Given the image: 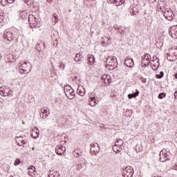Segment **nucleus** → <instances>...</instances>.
<instances>
[{"instance_id": "obj_53", "label": "nucleus", "mask_w": 177, "mask_h": 177, "mask_svg": "<svg viewBox=\"0 0 177 177\" xmlns=\"http://www.w3.org/2000/svg\"><path fill=\"white\" fill-rule=\"evenodd\" d=\"M32 150H35V147H33V148L32 149Z\"/></svg>"}, {"instance_id": "obj_48", "label": "nucleus", "mask_w": 177, "mask_h": 177, "mask_svg": "<svg viewBox=\"0 0 177 177\" xmlns=\"http://www.w3.org/2000/svg\"><path fill=\"white\" fill-rule=\"evenodd\" d=\"M174 98L177 99V91L174 92Z\"/></svg>"}, {"instance_id": "obj_42", "label": "nucleus", "mask_w": 177, "mask_h": 177, "mask_svg": "<svg viewBox=\"0 0 177 177\" xmlns=\"http://www.w3.org/2000/svg\"><path fill=\"white\" fill-rule=\"evenodd\" d=\"M102 78H103V80H104V82H105V84H106V78L109 80V81H110V76H107V75H103L102 76Z\"/></svg>"}, {"instance_id": "obj_49", "label": "nucleus", "mask_w": 177, "mask_h": 177, "mask_svg": "<svg viewBox=\"0 0 177 177\" xmlns=\"http://www.w3.org/2000/svg\"><path fill=\"white\" fill-rule=\"evenodd\" d=\"M152 68L153 70H157V66L156 65H153Z\"/></svg>"}, {"instance_id": "obj_16", "label": "nucleus", "mask_w": 177, "mask_h": 177, "mask_svg": "<svg viewBox=\"0 0 177 177\" xmlns=\"http://www.w3.org/2000/svg\"><path fill=\"white\" fill-rule=\"evenodd\" d=\"M167 8V3L164 1V0L159 1L158 2V10H162V12H164L162 9Z\"/></svg>"}, {"instance_id": "obj_33", "label": "nucleus", "mask_w": 177, "mask_h": 177, "mask_svg": "<svg viewBox=\"0 0 177 177\" xmlns=\"http://www.w3.org/2000/svg\"><path fill=\"white\" fill-rule=\"evenodd\" d=\"M103 41H102V45H107L109 44V41L110 39L108 37H104L102 38Z\"/></svg>"}, {"instance_id": "obj_22", "label": "nucleus", "mask_w": 177, "mask_h": 177, "mask_svg": "<svg viewBox=\"0 0 177 177\" xmlns=\"http://www.w3.org/2000/svg\"><path fill=\"white\" fill-rule=\"evenodd\" d=\"M91 150H93V151H96V153H97V151L100 150V147L97 143L91 144Z\"/></svg>"}, {"instance_id": "obj_54", "label": "nucleus", "mask_w": 177, "mask_h": 177, "mask_svg": "<svg viewBox=\"0 0 177 177\" xmlns=\"http://www.w3.org/2000/svg\"><path fill=\"white\" fill-rule=\"evenodd\" d=\"M175 53H175V52H174V55H175Z\"/></svg>"}, {"instance_id": "obj_14", "label": "nucleus", "mask_w": 177, "mask_h": 177, "mask_svg": "<svg viewBox=\"0 0 177 177\" xmlns=\"http://www.w3.org/2000/svg\"><path fill=\"white\" fill-rule=\"evenodd\" d=\"M106 65L117 64V57H108L105 61Z\"/></svg>"}, {"instance_id": "obj_2", "label": "nucleus", "mask_w": 177, "mask_h": 177, "mask_svg": "<svg viewBox=\"0 0 177 177\" xmlns=\"http://www.w3.org/2000/svg\"><path fill=\"white\" fill-rule=\"evenodd\" d=\"M18 66L24 74H28V73H30V71H31V64L30 63H27L26 62L21 61L18 64Z\"/></svg>"}, {"instance_id": "obj_7", "label": "nucleus", "mask_w": 177, "mask_h": 177, "mask_svg": "<svg viewBox=\"0 0 177 177\" xmlns=\"http://www.w3.org/2000/svg\"><path fill=\"white\" fill-rule=\"evenodd\" d=\"M122 176L124 177H133V168L131 166H128L123 169Z\"/></svg>"}, {"instance_id": "obj_41", "label": "nucleus", "mask_w": 177, "mask_h": 177, "mask_svg": "<svg viewBox=\"0 0 177 177\" xmlns=\"http://www.w3.org/2000/svg\"><path fill=\"white\" fill-rule=\"evenodd\" d=\"M147 62L146 63H143L142 64L145 66V67H147V66L150 65V60H145Z\"/></svg>"}, {"instance_id": "obj_27", "label": "nucleus", "mask_w": 177, "mask_h": 177, "mask_svg": "<svg viewBox=\"0 0 177 177\" xmlns=\"http://www.w3.org/2000/svg\"><path fill=\"white\" fill-rule=\"evenodd\" d=\"M142 150H143V147H142V144H137L136 145V151H137V153L142 151Z\"/></svg>"}, {"instance_id": "obj_31", "label": "nucleus", "mask_w": 177, "mask_h": 177, "mask_svg": "<svg viewBox=\"0 0 177 177\" xmlns=\"http://www.w3.org/2000/svg\"><path fill=\"white\" fill-rule=\"evenodd\" d=\"M115 67H117L116 64H111V65H106V68H107V70H114V68H115Z\"/></svg>"}, {"instance_id": "obj_35", "label": "nucleus", "mask_w": 177, "mask_h": 177, "mask_svg": "<svg viewBox=\"0 0 177 177\" xmlns=\"http://www.w3.org/2000/svg\"><path fill=\"white\" fill-rule=\"evenodd\" d=\"M124 2H125V0H116L115 3H116V6H120V5H122Z\"/></svg>"}, {"instance_id": "obj_23", "label": "nucleus", "mask_w": 177, "mask_h": 177, "mask_svg": "<svg viewBox=\"0 0 177 177\" xmlns=\"http://www.w3.org/2000/svg\"><path fill=\"white\" fill-rule=\"evenodd\" d=\"M73 156L74 157H76V158H78V157L82 156V151L80 149H76L73 151Z\"/></svg>"}, {"instance_id": "obj_32", "label": "nucleus", "mask_w": 177, "mask_h": 177, "mask_svg": "<svg viewBox=\"0 0 177 177\" xmlns=\"http://www.w3.org/2000/svg\"><path fill=\"white\" fill-rule=\"evenodd\" d=\"M116 31H118V32H120V34H121L122 35H124V34H125V30H122L121 26L116 28Z\"/></svg>"}, {"instance_id": "obj_10", "label": "nucleus", "mask_w": 177, "mask_h": 177, "mask_svg": "<svg viewBox=\"0 0 177 177\" xmlns=\"http://www.w3.org/2000/svg\"><path fill=\"white\" fill-rule=\"evenodd\" d=\"M86 162H85V159L79 160L76 162V169L77 171H82V169H85V165Z\"/></svg>"}, {"instance_id": "obj_21", "label": "nucleus", "mask_w": 177, "mask_h": 177, "mask_svg": "<svg viewBox=\"0 0 177 177\" xmlns=\"http://www.w3.org/2000/svg\"><path fill=\"white\" fill-rule=\"evenodd\" d=\"M19 16L21 17L22 20H27L28 13L27 12V10H23L19 12Z\"/></svg>"}, {"instance_id": "obj_15", "label": "nucleus", "mask_w": 177, "mask_h": 177, "mask_svg": "<svg viewBox=\"0 0 177 177\" xmlns=\"http://www.w3.org/2000/svg\"><path fill=\"white\" fill-rule=\"evenodd\" d=\"M50 114V112L48 111L46 109H41L40 110V117L45 120V118H48V115Z\"/></svg>"}, {"instance_id": "obj_3", "label": "nucleus", "mask_w": 177, "mask_h": 177, "mask_svg": "<svg viewBox=\"0 0 177 177\" xmlns=\"http://www.w3.org/2000/svg\"><path fill=\"white\" fill-rule=\"evenodd\" d=\"M64 91L68 99L73 100V99L75 97V93L74 92V89H73V88L71 87L70 85L65 86L64 88Z\"/></svg>"}, {"instance_id": "obj_47", "label": "nucleus", "mask_w": 177, "mask_h": 177, "mask_svg": "<svg viewBox=\"0 0 177 177\" xmlns=\"http://www.w3.org/2000/svg\"><path fill=\"white\" fill-rule=\"evenodd\" d=\"M7 2H8V3H13V2H15V0H7Z\"/></svg>"}, {"instance_id": "obj_11", "label": "nucleus", "mask_w": 177, "mask_h": 177, "mask_svg": "<svg viewBox=\"0 0 177 177\" xmlns=\"http://www.w3.org/2000/svg\"><path fill=\"white\" fill-rule=\"evenodd\" d=\"M169 32L171 38L177 39V26H173L169 28Z\"/></svg>"}, {"instance_id": "obj_38", "label": "nucleus", "mask_w": 177, "mask_h": 177, "mask_svg": "<svg viewBox=\"0 0 177 177\" xmlns=\"http://www.w3.org/2000/svg\"><path fill=\"white\" fill-rule=\"evenodd\" d=\"M167 96V94L165 93H160L158 95V99H164Z\"/></svg>"}, {"instance_id": "obj_29", "label": "nucleus", "mask_w": 177, "mask_h": 177, "mask_svg": "<svg viewBox=\"0 0 177 177\" xmlns=\"http://www.w3.org/2000/svg\"><path fill=\"white\" fill-rule=\"evenodd\" d=\"M151 57V56L149 53L145 54V58L142 60V64H143L146 60H150Z\"/></svg>"}, {"instance_id": "obj_36", "label": "nucleus", "mask_w": 177, "mask_h": 177, "mask_svg": "<svg viewBox=\"0 0 177 177\" xmlns=\"http://www.w3.org/2000/svg\"><path fill=\"white\" fill-rule=\"evenodd\" d=\"M53 17H54L55 20H54V23H57L58 20H59V16L56 14V13H54L53 15Z\"/></svg>"}, {"instance_id": "obj_34", "label": "nucleus", "mask_w": 177, "mask_h": 177, "mask_svg": "<svg viewBox=\"0 0 177 177\" xmlns=\"http://www.w3.org/2000/svg\"><path fill=\"white\" fill-rule=\"evenodd\" d=\"M3 19H5V13L3 12H0V23L3 21Z\"/></svg>"}, {"instance_id": "obj_25", "label": "nucleus", "mask_w": 177, "mask_h": 177, "mask_svg": "<svg viewBox=\"0 0 177 177\" xmlns=\"http://www.w3.org/2000/svg\"><path fill=\"white\" fill-rule=\"evenodd\" d=\"M137 96H139V91L138 89L136 90L135 93L128 95L129 99H133V97L135 98L137 97Z\"/></svg>"}, {"instance_id": "obj_1", "label": "nucleus", "mask_w": 177, "mask_h": 177, "mask_svg": "<svg viewBox=\"0 0 177 177\" xmlns=\"http://www.w3.org/2000/svg\"><path fill=\"white\" fill-rule=\"evenodd\" d=\"M28 21L30 28H39L41 27V23L38 21V16L35 17L34 15H28Z\"/></svg>"}, {"instance_id": "obj_18", "label": "nucleus", "mask_w": 177, "mask_h": 177, "mask_svg": "<svg viewBox=\"0 0 177 177\" xmlns=\"http://www.w3.org/2000/svg\"><path fill=\"white\" fill-rule=\"evenodd\" d=\"M84 56H82V54L77 53L74 57V61L76 62V63H78V64H81L82 63V59Z\"/></svg>"}, {"instance_id": "obj_45", "label": "nucleus", "mask_w": 177, "mask_h": 177, "mask_svg": "<svg viewBox=\"0 0 177 177\" xmlns=\"http://www.w3.org/2000/svg\"><path fill=\"white\" fill-rule=\"evenodd\" d=\"M108 3H115L117 0H107Z\"/></svg>"}, {"instance_id": "obj_51", "label": "nucleus", "mask_w": 177, "mask_h": 177, "mask_svg": "<svg viewBox=\"0 0 177 177\" xmlns=\"http://www.w3.org/2000/svg\"><path fill=\"white\" fill-rule=\"evenodd\" d=\"M175 77L177 79V73L175 74Z\"/></svg>"}, {"instance_id": "obj_26", "label": "nucleus", "mask_w": 177, "mask_h": 177, "mask_svg": "<svg viewBox=\"0 0 177 177\" xmlns=\"http://www.w3.org/2000/svg\"><path fill=\"white\" fill-rule=\"evenodd\" d=\"M88 61L90 64H93L95 62V57L93 55H90L88 57Z\"/></svg>"}, {"instance_id": "obj_30", "label": "nucleus", "mask_w": 177, "mask_h": 177, "mask_svg": "<svg viewBox=\"0 0 177 177\" xmlns=\"http://www.w3.org/2000/svg\"><path fill=\"white\" fill-rule=\"evenodd\" d=\"M48 177H59V174L53 171H50L48 174Z\"/></svg>"}, {"instance_id": "obj_24", "label": "nucleus", "mask_w": 177, "mask_h": 177, "mask_svg": "<svg viewBox=\"0 0 177 177\" xmlns=\"http://www.w3.org/2000/svg\"><path fill=\"white\" fill-rule=\"evenodd\" d=\"M31 136L33 137V139H37L38 136H39V130L38 129H35L32 131Z\"/></svg>"}, {"instance_id": "obj_17", "label": "nucleus", "mask_w": 177, "mask_h": 177, "mask_svg": "<svg viewBox=\"0 0 177 177\" xmlns=\"http://www.w3.org/2000/svg\"><path fill=\"white\" fill-rule=\"evenodd\" d=\"M28 174L30 176H35L37 175V171L35 170V167L30 166L28 168Z\"/></svg>"}, {"instance_id": "obj_12", "label": "nucleus", "mask_w": 177, "mask_h": 177, "mask_svg": "<svg viewBox=\"0 0 177 177\" xmlns=\"http://www.w3.org/2000/svg\"><path fill=\"white\" fill-rule=\"evenodd\" d=\"M97 103H99V100H96V97H95V93H91L90 95V106H92V107H93L94 106H96Z\"/></svg>"}, {"instance_id": "obj_39", "label": "nucleus", "mask_w": 177, "mask_h": 177, "mask_svg": "<svg viewBox=\"0 0 177 177\" xmlns=\"http://www.w3.org/2000/svg\"><path fill=\"white\" fill-rule=\"evenodd\" d=\"M13 92L12 91H5V93H3V96H9V95H12Z\"/></svg>"}, {"instance_id": "obj_19", "label": "nucleus", "mask_w": 177, "mask_h": 177, "mask_svg": "<svg viewBox=\"0 0 177 177\" xmlns=\"http://www.w3.org/2000/svg\"><path fill=\"white\" fill-rule=\"evenodd\" d=\"M124 64H125V66H127V67H129V68H132V67H133V66H135L133 59H126Z\"/></svg>"}, {"instance_id": "obj_8", "label": "nucleus", "mask_w": 177, "mask_h": 177, "mask_svg": "<svg viewBox=\"0 0 177 177\" xmlns=\"http://www.w3.org/2000/svg\"><path fill=\"white\" fill-rule=\"evenodd\" d=\"M163 16L165 19L169 20V21H172V20H174V12L171 9H166L165 11L163 12Z\"/></svg>"}, {"instance_id": "obj_6", "label": "nucleus", "mask_w": 177, "mask_h": 177, "mask_svg": "<svg viewBox=\"0 0 177 177\" xmlns=\"http://www.w3.org/2000/svg\"><path fill=\"white\" fill-rule=\"evenodd\" d=\"M28 138H27L26 136L16 137L15 138V142L17 144L21 149H23L25 147L24 145H27L28 142Z\"/></svg>"}, {"instance_id": "obj_9", "label": "nucleus", "mask_w": 177, "mask_h": 177, "mask_svg": "<svg viewBox=\"0 0 177 177\" xmlns=\"http://www.w3.org/2000/svg\"><path fill=\"white\" fill-rule=\"evenodd\" d=\"M17 36V34H16L15 32L13 33L10 31H8L3 34V37L4 39H7L11 41H13V39L16 38Z\"/></svg>"}, {"instance_id": "obj_44", "label": "nucleus", "mask_w": 177, "mask_h": 177, "mask_svg": "<svg viewBox=\"0 0 177 177\" xmlns=\"http://www.w3.org/2000/svg\"><path fill=\"white\" fill-rule=\"evenodd\" d=\"M3 93H5V90H3L2 87H0V95L3 96Z\"/></svg>"}, {"instance_id": "obj_50", "label": "nucleus", "mask_w": 177, "mask_h": 177, "mask_svg": "<svg viewBox=\"0 0 177 177\" xmlns=\"http://www.w3.org/2000/svg\"><path fill=\"white\" fill-rule=\"evenodd\" d=\"M0 60H2V54L0 53Z\"/></svg>"}, {"instance_id": "obj_46", "label": "nucleus", "mask_w": 177, "mask_h": 177, "mask_svg": "<svg viewBox=\"0 0 177 177\" xmlns=\"http://www.w3.org/2000/svg\"><path fill=\"white\" fill-rule=\"evenodd\" d=\"M141 81L143 82V84H146L147 82V79L142 77Z\"/></svg>"}, {"instance_id": "obj_52", "label": "nucleus", "mask_w": 177, "mask_h": 177, "mask_svg": "<svg viewBox=\"0 0 177 177\" xmlns=\"http://www.w3.org/2000/svg\"><path fill=\"white\" fill-rule=\"evenodd\" d=\"M24 1H25V2H28L29 0H24Z\"/></svg>"}, {"instance_id": "obj_13", "label": "nucleus", "mask_w": 177, "mask_h": 177, "mask_svg": "<svg viewBox=\"0 0 177 177\" xmlns=\"http://www.w3.org/2000/svg\"><path fill=\"white\" fill-rule=\"evenodd\" d=\"M55 152L58 156H63V153L66 152V147L62 145L57 146L55 147Z\"/></svg>"}, {"instance_id": "obj_20", "label": "nucleus", "mask_w": 177, "mask_h": 177, "mask_svg": "<svg viewBox=\"0 0 177 177\" xmlns=\"http://www.w3.org/2000/svg\"><path fill=\"white\" fill-rule=\"evenodd\" d=\"M139 6H134L131 9V13L132 16H136L138 15V13H139Z\"/></svg>"}, {"instance_id": "obj_43", "label": "nucleus", "mask_w": 177, "mask_h": 177, "mask_svg": "<svg viewBox=\"0 0 177 177\" xmlns=\"http://www.w3.org/2000/svg\"><path fill=\"white\" fill-rule=\"evenodd\" d=\"M20 162H21L20 159H16L15 161V165H19V164H20Z\"/></svg>"}, {"instance_id": "obj_5", "label": "nucleus", "mask_w": 177, "mask_h": 177, "mask_svg": "<svg viewBox=\"0 0 177 177\" xmlns=\"http://www.w3.org/2000/svg\"><path fill=\"white\" fill-rule=\"evenodd\" d=\"M124 149V140L118 139L113 146V150L115 153H121Z\"/></svg>"}, {"instance_id": "obj_37", "label": "nucleus", "mask_w": 177, "mask_h": 177, "mask_svg": "<svg viewBox=\"0 0 177 177\" xmlns=\"http://www.w3.org/2000/svg\"><path fill=\"white\" fill-rule=\"evenodd\" d=\"M162 77H164V72L163 71H160V74L156 75V78L161 80V78H162Z\"/></svg>"}, {"instance_id": "obj_4", "label": "nucleus", "mask_w": 177, "mask_h": 177, "mask_svg": "<svg viewBox=\"0 0 177 177\" xmlns=\"http://www.w3.org/2000/svg\"><path fill=\"white\" fill-rule=\"evenodd\" d=\"M160 160L162 162H165V161H168L171 160V157H172V155L171 154V152L169 151H167V149H162L160 152Z\"/></svg>"}, {"instance_id": "obj_40", "label": "nucleus", "mask_w": 177, "mask_h": 177, "mask_svg": "<svg viewBox=\"0 0 177 177\" xmlns=\"http://www.w3.org/2000/svg\"><path fill=\"white\" fill-rule=\"evenodd\" d=\"M59 68H62V70H64V68L66 67V64H64L63 62H61L59 66Z\"/></svg>"}, {"instance_id": "obj_28", "label": "nucleus", "mask_w": 177, "mask_h": 177, "mask_svg": "<svg viewBox=\"0 0 177 177\" xmlns=\"http://www.w3.org/2000/svg\"><path fill=\"white\" fill-rule=\"evenodd\" d=\"M77 95H80V96H85V88H82V90L77 88Z\"/></svg>"}]
</instances>
